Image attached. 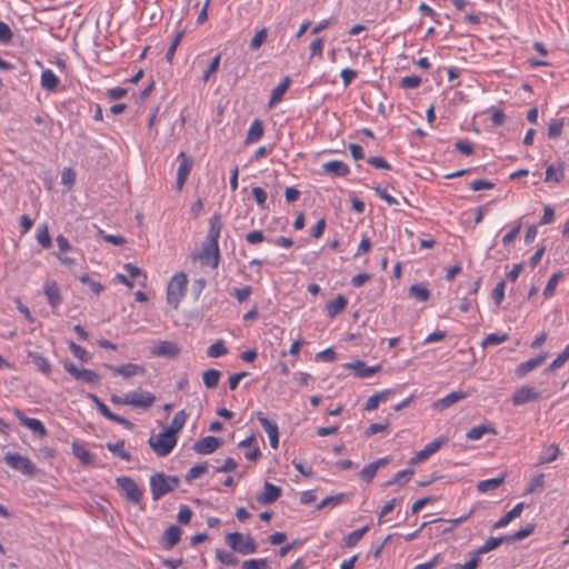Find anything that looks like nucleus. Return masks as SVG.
<instances>
[{"label":"nucleus","mask_w":569,"mask_h":569,"mask_svg":"<svg viewBox=\"0 0 569 569\" xmlns=\"http://www.w3.org/2000/svg\"><path fill=\"white\" fill-rule=\"evenodd\" d=\"M559 455H560V448L558 445L551 443L549 446H546L540 452L539 463H541V465L550 463V462L555 461Z\"/></svg>","instance_id":"nucleus-31"},{"label":"nucleus","mask_w":569,"mask_h":569,"mask_svg":"<svg viewBox=\"0 0 569 569\" xmlns=\"http://www.w3.org/2000/svg\"><path fill=\"white\" fill-rule=\"evenodd\" d=\"M36 239L42 248L48 249L51 247V237L47 224H41L37 228Z\"/></svg>","instance_id":"nucleus-40"},{"label":"nucleus","mask_w":569,"mask_h":569,"mask_svg":"<svg viewBox=\"0 0 569 569\" xmlns=\"http://www.w3.org/2000/svg\"><path fill=\"white\" fill-rule=\"evenodd\" d=\"M187 413L184 410L178 411L170 423L168 428H166L167 431H171L173 436H177V433L183 428L186 421H187Z\"/></svg>","instance_id":"nucleus-37"},{"label":"nucleus","mask_w":569,"mask_h":569,"mask_svg":"<svg viewBox=\"0 0 569 569\" xmlns=\"http://www.w3.org/2000/svg\"><path fill=\"white\" fill-rule=\"evenodd\" d=\"M289 86H290V79L287 77L272 89L270 100L268 103L270 108H273L276 104H278L282 100V97L286 93V91L288 90Z\"/></svg>","instance_id":"nucleus-27"},{"label":"nucleus","mask_w":569,"mask_h":569,"mask_svg":"<svg viewBox=\"0 0 569 569\" xmlns=\"http://www.w3.org/2000/svg\"><path fill=\"white\" fill-rule=\"evenodd\" d=\"M226 543L236 552L251 555L257 550V545L251 536L240 532H230L226 536Z\"/></svg>","instance_id":"nucleus-5"},{"label":"nucleus","mask_w":569,"mask_h":569,"mask_svg":"<svg viewBox=\"0 0 569 569\" xmlns=\"http://www.w3.org/2000/svg\"><path fill=\"white\" fill-rule=\"evenodd\" d=\"M503 541H506V536L489 538L482 546H480L476 550V556H480L496 549Z\"/></svg>","instance_id":"nucleus-38"},{"label":"nucleus","mask_w":569,"mask_h":569,"mask_svg":"<svg viewBox=\"0 0 569 569\" xmlns=\"http://www.w3.org/2000/svg\"><path fill=\"white\" fill-rule=\"evenodd\" d=\"M267 37H268V29L267 28L259 29L254 33L253 38L250 41V48L252 50L259 49L266 42Z\"/></svg>","instance_id":"nucleus-51"},{"label":"nucleus","mask_w":569,"mask_h":569,"mask_svg":"<svg viewBox=\"0 0 569 569\" xmlns=\"http://www.w3.org/2000/svg\"><path fill=\"white\" fill-rule=\"evenodd\" d=\"M347 305L348 300L346 299V297L342 295H338L335 300L329 301L326 305L328 316L330 318H335L337 315H339L341 311L346 309Z\"/></svg>","instance_id":"nucleus-29"},{"label":"nucleus","mask_w":569,"mask_h":569,"mask_svg":"<svg viewBox=\"0 0 569 569\" xmlns=\"http://www.w3.org/2000/svg\"><path fill=\"white\" fill-rule=\"evenodd\" d=\"M540 398V392L530 386H522L512 396V403L515 406H522L525 403L536 401Z\"/></svg>","instance_id":"nucleus-12"},{"label":"nucleus","mask_w":569,"mask_h":569,"mask_svg":"<svg viewBox=\"0 0 569 569\" xmlns=\"http://www.w3.org/2000/svg\"><path fill=\"white\" fill-rule=\"evenodd\" d=\"M149 485L152 499L159 500L178 487L179 479L176 476H166L164 473L158 472L150 477Z\"/></svg>","instance_id":"nucleus-2"},{"label":"nucleus","mask_w":569,"mask_h":569,"mask_svg":"<svg viewBox=\"0 0 569 569\" xmlns=\"http://www.w3.org/2000/svg\"><path fill=\"white\" fill-rule=\"evenodd\" d=\"M563 120H552L548 127V137L555 139L561 134Z\"/></svg>","instance_id":"nucleus-58"},{"label":"nucleus","mask_w":569,"mask_h":569,"mask_svg":"<svg viewBox=\"0 0 569 569\" xmlns=\"http://www.w3.org/2000/svg\"><path fill=\"white\" fill-rule=\"evenodd\" d=\"M346 368L353 370L356 376L359 378H368L377 373L381 367L380 365L367 367L363 361L357 360L355 362L347 363Z\"/></svg>","instance_id":"nucleus-18"},{"label":"nucleus","mask_w":569,"mask_h":569,"mask_svg":"<svg viewBox=\"0 0 569 569\" xmlns=\"http://www.w3.org/2000/svg\"><path fill=\"white\" fill-rule=\"evenodd\" d=\"M180 536H181L180 528L174 525L170 526L168 529H166V531L163 533V537H162L163 546L167 549H171L179 542Z\"/></svg>","instance_id":"nucleus-28"},{"label":"nucleus","mask_w":569,"mask_h":569,"mask_svg":"<svg viewBox=\"0 0 569 569\" xmlns=\"http://www.w3.org/2000/svg\"><path fill=\"white\" fill-rule=\"evenodd\" d=\"M4 461L10 468L20 471L26 476L32 477L38 472V469L34 466V463L28 457L21 456L19 453H6Z\"/></svg>","instance_id":"nucleus-6"},{"label":"nucleus","mask_w":569,"mask_h":569,"mask_svg":"<svg viewBox=\"0 0 569 569\" xmlns=\"http://www.w3.org/2000/svg\"><path fill=\"white\" fill-rule=\"evenodd\" d=\"M565 177V163L559 162L558 166L550 164L546 170V182H560Z\"/></svg>","instance_id":"nucleus-30"},{"label":"nucleus","mask_w":569,"mask_h":569,"mask_svg":"<svg viewBox=\"0 0 569 569\" xmlns=\"http://www.w3.org/2000/svg\"><path fill=\"white\" fill-rule=\"evenodd\" d=\"M221 56L217 54L211 62L209 63L207 70L204 71L202 76V81L207 82L209 81L210 77L217 72L219 64H220Z\"/></svg>","instance_id":"nucleus-57"},{"label":"nucleus","mask_w":569,"mask_h":569,"mask_svg":"<svg viewBox=\"0 0 569 569\" xmlns=\"http://www.w3.org/2000/svg\"><path fill=\"white\" fill-rule=\"evenodd\" d=\"M388 462H389L388 457H383V458H380V459L373 461L372 463L362 468V470L360 471V477L363 480H366L367 482H370L375 478L379 468L386 466Z\"/></svg>","instance_id":"nucleus-24"},{"label":"nucleus","mask_w":569,"mask_h":569,"mask_svg":"<svg viewBox=\"0 0 569 569\" xmlns=\"http://www.w3.org/2000/svg\"><path fill=\"white\" fill-rule=\"evenodd\" d=\"M116 482L129 502L137 505L141 501L142 490L132 478L121 476L116 479Z\"/></svg>","instance_id":"nucleus-7"},{"label":"nucleus","mask_w":569,"mask_h":569,"mask_svg":"<svg viewBox=\"0 0 569 569\" xmlns=\"http://www.w3.org/2000/svg\"><path fill=\"white\" fill-rule=\"evenodd\" d=\"M29 357L40 372L44 375H49L51 372V365L46 357L38 352H29Z\"/></svg>","instance_id":"nucleus-36"},{"label":"nucleus","mask_w":569,"mask_h":569,"mask_svg":"<svg viewBox=\"0 0 569 569\" xmlns=\"http://www.w3.org/2000/svg\"><path fill=\"white\" fill-rule=\"evenodd\" d=\"M409 295L419 301H427L430 297L429 289L420 283L412 284L409 288Z\"/></svg>","instance_id":"nucleus-41"},{"label":"nucleus","mask_w":569,"mask_h":569,"mask_svg":"<svg viewBox=\"0 0 569 569\" xmlns=\"http://www.w3.org/2000/svg\"><path fill=\"white\" fill-rule=\"evenodd\" d=\"M390 389L382 390L370 396L365 405V409L368 411L376 410L380 402L386 401L388 397L391 395Z\"/></svg>","instance_id":"nucleus-33"},{"label":"nucleus","mask_w":569,"mask_h":569,"mask_svg":"<svg viewBox=\"0 0 569 569\" xmlns=\"http://www.w3.org/2000/svg\"><path fill=\"white\" fill-rule=\"evenodd\" d=\"M228 350L222 340H218L207 349V355L210 358H219L227 355Z\"/></svg>","instance_id":"nucleus-49"},{"label":"nucleus","mask_w":569,"mask_h":569,"mask_svg":"<svg viewBox=\"0 0 569 569\" xmlns=\"http://www.w3.org/2000/svg\"><path fill=\"white\" fill-rule=\"evenodd\" d=\"M68 347L72 355L82 362H88L90 360V355L81 346L73 341H69Z\"/></svg>","instance_id":"nucleus-52"},{"label":"nucleus","mask_w":569,"mask_h":569,"mask_svg":"<svg viewBox=\"0 0 569 569\" xmlns=\"http://www.w3.org/2000/svg\"><path fill=\"white\" fill-rule=\"evenodd\" d=\"M263 136V124L259 119H254L247 131L246 143H254L259 141Z\"/></svg>","instance_id":"nucleus-26"},{"label":"nucleus","mask_w":569,"mask_h":569,"mask_svg":"<svg viewBox=\"0 0 569 569\" xmlns=\"http://www.w3.org/2000/svg\"><path fill=\"white\" fill-rule=\"evenodd\" d=\"M446 442H447V439L442 438V437L430 441L429 443H427L423 447V449L418 451L415 455V457L411 458L410 462L415 465V463H420V462L427 460L431 455L437 452Z\"/></svg>","instance_id":"nucleus-11"},{"label":"nucleus","mask_w":569,"mask_h":569,"mask_svg":"<svg viewBox=\"0 0 569 569\" xmlns=\"http://www.w3.org/2000/svg\"><path fill=\"white\" fill-rule=\"evenodd\" d=\"M322 169L326 173L335 177H346L349 174V167L340 160H331L322 164Z\"/></svg>","instance_id":"nucleus-22"},{"label":"nucleus","mask_w":569,"mask_h":569,"mask_svg":"<svg viewBox=\"0 0 569 569\" xmlns=\"http://www.w3.org/2000/svg\"><path fill=\"white\" fill-rule=\"evenodd\" d=\"M412 475H413L412 469L401 470V471L397 472L391 480L387 481L386 486H391V485H396V483H400V485L406 483L410 480Z\"/></svg>","instance_id":"nucleus-50"},{"label":"nucleus","mask_w":569,"mask_h":569,"mask_svg":"<svg viewBox=\"0 0 569 569\" xmlns=\"http://www.w3.org/2000/svg\"><path fill=\"white\" fill-rule=\"evenodd\" d=\"M14 416L20 420V422L23 426L30 429L33 433H37L41 437L47 436L48 431L44 425L39 419L27 417L18 409L14 410Z\"/></svg>","instance_id":"nucleus-15"},{"label":"nucleus","mask_w":569,"mask_h":569,"mask_svg":"<svg viewBox=\"0 0 569 569\" xmlns=\"http://www.w3.org/2000/svg\"><path fill=\"white\" fill-rule=\"evenodd\" d=\"M503 481H505V476L496 477V478H491V479H486V480H482V481L478 482L477 490L480 493H486V492H489V491H493L497 488H499L503 483Z\"/></svg>","instance_id":"nucleus-34"},{"label":"nucleus","mask_w":569,"mask_h":569,"mask_svg":"<svg viewBox=\"0 0 569 569\" xmlns=\"http://www.w3.org/2000/svg\"><path fill=\"white\" fill-rule=\"evenodd\" d=\"M88 398L96 405L98 411L107 419L111 420L114 418L116 413L111 412L110 409L103 403L96 395L89 393Z\"/></svg>","instance_id":"nucleus-45"},{"label":"nucleus","mask_w":569,"mask_h":569,"mask_svg":"<svg viewBox=\"0 0 569 569\" xmlns=\"http://www.w3.org/2000/svg\"><path fill=\"white\" fill-rule=\"evenodd\" d=\"M220 371L217 369H208L202 375V381L209 389H213L218 386L220 379Z\"/></svg>","instance_id":"nucleus-39"},{"label":"nucleus","mask_w":569,"mask_h":569,"mask_svg":"<svg viewBox=\"0 0 569 569\" xmlns=\"http://www.w3.org/2000/svg\"><path fill=\"white\" fill-rule=\"evenodd\" d=\"M525 503L519 502L517 503L510 511H508L503 517H501L499 520H497L492 525V530L500 529L507 527L512 520L521 516V512L523 510Z\"/></svg>","instance_id":"nucleus-23"},{"label":"nucleus","mask_w":569,"mask_h":569,"mask_svg":"<svg viewBox=\"0 0 569 569\" xmlns=\"http://www.w3.org/2000/svg\"><path fill=\"white\" fill-rule=\"evenodd\" d=\"M209 469V465L207 462H202L190 468L186 475V480L188 482L200 478L204 475Z\"/></svg>","instance_id":"nucleus-43"},{"label":"nucleus","mask_w":569,"mask_h":569,"mask_svg":"<svg viewBox=\"0 0 569 569\" xmlns=\"http://www.w3.org/2000/svg\"><path fill=\"white\" fill-rule=\"evenodd\" d=\"M106 367L117 376L130 378L144 373V368L137 363H126L122 366L106 365Z\"/></svg>","instance_id":"nucleus-13"},{"label":"nucleus","mask_w":569,"mask_h":569,"mask_svg":"<svg viewBox=\"0 0 569 569\" xmlns=\"http://www.w3.org/2000/svg\"><path fill=\"white\" fill-rule=\"evenodd\" d=\"M220 439L208 436L194 442L192 449L199 455H210L214 452L220 447Z\"/></svg>","instance_id":"nucleus-14"},{"label":"nucleus","mask_w":569,"mask_h":569,"mask_svg":"<svg viewBox=\"0 0 569 569\" xmlns=\"http://www.w3.org/2000/svg\"><path fill=\"white\" fill-rule=\"evenodd\" d=\"M11 39H12L11 29L9 28V26L6 22L0 21V43L7 44L11 41Z\"/></svg>","instance_id":"nucleus-63"},{"label":"nucleus","mask_w":569,"mask_h":569,"mask_svg":"<svg viewBox=\"0 0 569 569\" xmlns=\"http://www.w3.org/2000/svg\"><path fill=\"white\" fill-rule=\"evenodd\" d=\"M43 293L52 308H57L62 302L60 289L56 281H47L43 284Z\"/></svg>","instance_id":"nucleus-20"},{"label":"nucleus","mask_w":569,"mask_h":569,"mask_svg":"<svg viewBox=\"0 0 569 569\" xmlns=\"http://www.w3.org/2000/svg\"><path fill=\"white\" fill-rule=\"evenodd\" d=\"M179 162L177 170V189L181 190L186 183V180L192 169L193 160L181 151L176 159Z\"/></svg>","instance_id":"nucleus-10"},{"label":"nucleus","mask_w":569,"mask_h":569,"mask_svg":"<svg viewBox=\"0 0 569 569\" xmlns=\"http://www.w3.org/2000/svg\"><path fill=\"white\" fill-rule=\"evenodd\" d=\"M152 355L159 357L174 358L180 353V348L172 341H159L151 350Z\"/></svg>","instance_id":"nucleus-16"},{"label":"nucleus","mask_w":569,"mask_h":569,"mask_svg":"<svg viewBox=\"0 0 569 569\" xmlns=\"http://www.w3.org/2000/svg\"><path fill=\"white\" fill-rule=\"evenodd\" d=\"M479 563V556H476V550L472 552V557L470 560L465 562L463 565L456 563L453 566L455 569H476Z\"/></svg>","instance_id":"nucleus-64"},{"label":"nucleus","mask_w":569,"mask_h":569,"mask_svg":"<svg viewBox=\"0 0 569 569\" xmlns=\"http://www.w3.org/2000/svg\"><path fill=\"white\" fill-rule=\"evenodd\" d=\"M489 432L495 433L493 429H491L485 425L476 426L467 432V438L469 440L476 441V440H480L486 433H489Z\"/></svg>","instance_id":"nucleus-47"},{"label":"nucleus","mask_w":569,"mask_h":569,"mask_svg":"<svg viewBox=\"0 0 569 569\" xmlns=\"http://www.w3.org/2000/svg\"><path fill=\"white\" fill-rule=\"evenodd\" d=\"M63 368L76 380L83 381L89 385H97L101 378L97 372L86 368L79 369L74 363L70 361L64 362Z\"/></svg>","instance_id":"nucleus-9"},{"label":"nucleus","mask_w":569,"mask_h":569,"mask_svg":"<svg viewBox=\"0 0 569 569\" xmlns=\"http://www.w3.org/2000/svg\"><path fill=\"white\" fill-rule=\"evenodd\" d=\"M59 78L51 69H44L41 72V87L44 90L53 91L59 84Z\"/></svg>","instance_id":"nucleus-32"},{"label":"nucleus","mask_w":569,"mask_h":569,"mask_svg":"<svg viewBox=\"0 0 569 569\" xmlns=\"http://www.w3.org/2000/svg\"><path fill=\"white\" fill-rule=\"evenodd\" d=\"M373 189H375L376 194L380 199L386 201L389 206H397V204H399L398 200L393 196L389 194L386 189L380 188V187H376Z\"/></svg>","instance_id":"nucleus-61"},{"label":"nucleus","mask_w":569,"mask_h":569,"mask_svg":"<svg viewBox=\"0 0 569 569\" xmlns=\"http://www.w3.org/2000/svg\"><path fill=\"white\" fill-rule=\"evenodd\" d=\"M156 397L146 390H133L127 392L126 406L147 409L153 405Z\"/></svg>","instance_id":"nucleus-8"},{"label":"nucleus","mask_w":569,"mask_h":569,"mask_svg":"<svg viewBox=\"0 0 569 569\" xmlns=\"http://www.w3.org/2000/svg\"><path fill=\"white\" fill-rule=\"evenodd\" d=\"M421 84L419 76H407L400 80V86L403 89H416Z\"/></svg>","instance_id":"nucleus-55"},{"label":"nucleus","mask_w":569,"mask_h":569,"mask_svg":"<svg viewBox=\"0 0 569 569\" xmlns=\"http://www.w3.org/2000/svg\"><path fill=\"white\" fill-rule=\"evenodd\" d=\"M561 277H562L561 272H556L549 278V280L545 287V290H543V297L546 299H549L555 295L556 288H557L558 282Z\"/></svg>","instance_id":"nucleus-46"},{"label":"nucleus","mask_w":569,"mask_h":569,"mask_svg":"<svg viewBox=\"0 0 569 569\" xmlns=\"http://www.w3.org/2000/svg\"><path fill=\"white\" fill-rule=\"evenodd\" d=\"M79 280L83 284H87L89 287V289L91 290V292L94 295H99L104 289V287L100 282L92 280L88 274L81 276L79 278Z\"/></svg>","instance_id":"nucleus-53"},{"label":"nucleus","mask_w":569,"mask_h":569,"mask_svg":"<svg viewBox=\"0 0 569 569\" xmlns=\"http://www.w3.org/2000/svg\"><path fill=\"white\" fill-rule=\"evenodd\" d=\"M216 557L223 565H227V566L237 565V558L231 552H228V551H224L221 549H217Z\"/></svg>","instance_id":"nucleus-54"},{"label":"nucleus","mask_w":569,"mask_h":569,"mask_svg":"<svg viewBox=\"0 0 569 569\" xmlns=\"http://www.w3.org/2000/svg\"><path fill=\"white\" fill-rule=\"evenodd\" d=\"M505 289H506V282L503 280L499 281L495 289L492 290V299L496 302V305H500L505 298Z\"/></svg>","instance_id":"nucleus-60"},{"label":"nucleus","mask_w":569,"mask_h":569,"mask_svg":"<svg viewBox=\"0 0 569 569\" xmlns=\"http://www.w3.org/2000/svg\"><path fill=\"white\" fill-rule=\"evenodd\" d=\"M369 530V526L366 525L357 530H353L345 538V545L347 547H353L357 542L363 537V535Z\"/></svg>","instance_id":"nucleus-44"},{"label":"nucleus","mask_w":569,"mask_h":569,"mask_svg":"<svg viewBox=\"0 0 569 569\" xmlns=\"http://www.w3.org/2000/svg\"><path fill=\"white\" fill-rule=\"evenodd\" d=\"M72 453L76 458H78L82 463L89 465L92 461V455L89 450H87L83 446L73 443L72 445Z\"/></svg>","instance_id":"nucleus-42"},{"label":"nucleus","mask_w":569,"mask_h":569,"mask_svg":"<svg viewBox=\"0 0 569 569\" xmlns=\"http://www.w3.org/2000/svg\"><path fill=\"white\" fill-rule=\"evenodd\" d=\"M187 283L188 279L183 272H178L171 278L167 288V302L172 308H178L180 301L184 297Z\"/></svg>","instance_id":"nucleus-4"},{"label":"nucleus","mask_w":569,"mask_h":569,"mask_svg":"<svg viewBox=\"0 0 569 569\" xmlns=\"http://www.w3.org/2000/svg\"><path fill=\"white\" fill-rule=\"evenodd\" d=\"M148 443L158 457H167L177 445V436L163 429L158 435L151 436Z\"/></svg>","instance_id":"nucleus-3"},{"label":"nucleus","mask_w":569,"mask_h":569,"mask_svg":"<svg viewBox=\"0 0 569 569\" xmlns=\"http://www.w3.org/2000/svg\"><path fill=\"white\" fill-rule=\"evenodd\" d=\"M182 37H183V31H180V32H178V33L176 34V37L173 38V40H172V42H171V44H170V47H169V49H168V51H167V53H166V60H167L168 62H171V60H172V58H173V56H174V52H176V50H177V47L179 46V43H180V41H181Z\"/></svg>","instance_id":"nucleus-62"},{"label":"nucleus","mask_w":569,"mask_h":569,"mask_svg":"<svg viewBox=\"0 0 569 569\" xmlns=\"http://www.w3.org/2000/svg\"><path fill=\"white\" fill-rule=\"evenodd\" d=\"M258 421L268 435L271 448L277 449L279 445V430L277 423L262 416L258 417Z\"/></svg>","instance_id":"nucleus-17"},{"label":"nucleus","mask_w":569,"mask_h":569,"mask_svg":"<svg viewBox=\"0 0 569 569\" xmlns=\"http://www.w3.org/2000/svg\"><path fill=\"white\" fill-rule=\"evenodd\" d=\"M507 339L508 335L490 333L483 339L482 347L500 345L505 342Z\"/></svg>","instance_id":"nucleus-56"},{"label":"nucleus","mask_w":569,"mask_h":569,"mask_svg":"<svg viewBox=\"0 0 569 569\" xmlns=\"http://www.w3.org/2000/svg\"><path fill=\"white\" fill-rule=\"evenodd\" d=\"M222 229V222L220 216L214 214L209 220V230L206 241L199 253V260L202 264L217 268L219 264V244L218 240Z\"/></svg>","instance_id":"nucleus-1"},{"label":"nucleus","mask_w":569,"mask_h":569,"mask_svg":"<svg viewBox=\"0 0 569 569\" xmlns=\"http://www.w3.org/2000/svg\"><path fill=\"white\" fill-rule=\"evenodd\" d=\"M107 448L110 452H112L114 456L121 458L124 461H131L132 456L129 451L124 448V441L119 440L116 442H108Z\"/></svg>","instance_id":"nucleus-35"},{"label":"nucleus","mask_w":569,"mask_h":569,"mask_svg":"<svg viewBox=\"0 0 569 569\" xmlns=\"http://www.w3.org/2000/svg\"><path fill=\"white\" fill-rule=\"evenodd\" d=\"M468 397V393L465 391H452L448 393L447 396L438 399L433 407L439 410L448 409L449 407L453 406L455 403L466 399Z\"/></svg>","instance_id":"nucleus-19"},{"label":"nucleus","mask_w":569,"mask_h":569,"mask_svg":"<svg viewBox=\"0 0 569 569\" xmlns=\"http://www.w3.org/2000/svg\"><path fill=\"white\" fill-rule=\"evenodd\" d=\"M267 559H249L242 562V569H266Z\"/></svg>","instance_id":"nucleus-59"},{"label":"nucleus","mask_w":569,"mask_h":569,"mask_svg":"<svg viewBox=\"0 0 569 569\" xmlns=\"http://www.w3.org/2000/svg\"><path fill=\"white\" fill-rule=\"evenodd\" d=\"M281 493V489L270 482H264V491L258 497L261 505L274 502Z\"/></svg>","instance_id":"nucleus-25"},{"label":"nucleus","mask_w":569,"mask_h":569,"mask_svg":"<svg viewBox=\"0 0 569 569\" xmlns=\"http://www.w3.org/2000/svg\"><path fill=\"white\" fill-rule=\"evenodd\" d=\"M546 359H547V353H540L532 359L521 362L516 369L517 376L518 377L526 376L527 373H529L530 371L535 370L540 365H542Z\"/></svg>","instance_id":"nucleus-21"},{"label":"nucleus","mask_w":569,"mask_h":569,"mask_svg":"<svg viewBox=\"0 0 569 569\" xmlns=\"http://www.w3.org/2000/svg\"><path fill=\"white\" fill-rule=\"evenodd\" d=\"M535 530V526L533 525H528L527 527L509 535V536H506V541H510V542H516V541H520L527 537H529Z\"/></svg>","instance_id":"nucleus-48"}]
</instances>
